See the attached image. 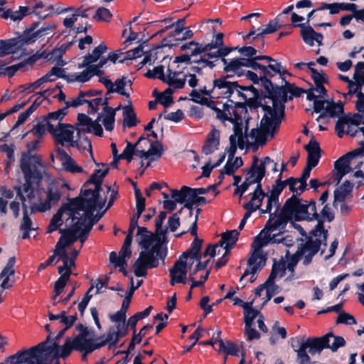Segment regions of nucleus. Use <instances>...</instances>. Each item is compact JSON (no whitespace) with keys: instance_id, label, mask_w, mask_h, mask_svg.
<instances>
[{"instance_id":"47","label":"nucleus","mask_w":364,"mask_h":364,"mask_svg":"<svg viewBox=\"0 0 364 364\" xmlns=\"http://www.w3.org/2000/svg\"><path fill=\"white\" fill-rule=\"evenodd\" d=\"M29 66L26 62V60L24 59L23 60L19 62L17 64L8 66L5 69V72H1L3 75H7L9 77H13L15 73L19 70H22L23 71L28 70L29 69Z\"/></svg>"},{"instance_id":"64","label":"nucleus","mask_w":364,"mask_h":364,"mask_svg":"<svg viewBox=\"0 0 364 364\" xmlns=\"http://www.w3.org/2000/svg\"><path fill=\"white\" fill-rule=\"evenodd\" d=\"M285 188L284 181L277 179L272 185V190L268 193L269 196L279 199V196Z\"/></svg>"},{"instance_id":"41","label":"nucleus","mask_w":364,"mask_h":364,"mask_svg":"<svg viewBox=\"0 0 364 364\" xmlns=\"http://www.w3.org/2000/svg\"><path fill=\"white\" fill-rule=\"evenodd\" d=\"M108 168L104 171L101 169L95 170L90 178L84 183L83 187L85 188L88 184H94L96 188L102 189V181L108 173Z\"/></svg>"},{"instance_id":"27","label":"nucleus","mask_w":364,"mask_h":364,"mask_svg":"<svg viewBox=\"0 0 364 364\" xmlns=\"http://www.w3.org/2000/svg\"><path fill=\"white\" fill-rule=\"evenodd\" d=\"M19 42L16 38L0 40V58L14 54L21 49Z\"/></svg>"},{"instance_id":"51","label":"nucleus","mask_w":364,"mask_h":364,"mask_svg":"<svg viewBox=\"0 0 364 364\" xmlns=\"http://www.w3.org/2000/svg\"><path fill=\"white\" fill-rule=\"evenodd\" d=\"M127 85L126 82V77L122 76L121 78H117L114 82V85H112V93L117 92L120 95L124 96L127 98H129L130 95L129 93L125 92L124 87Z\"/></svg>"},{"instance_id":"63","label":"nucleus","mask_w":364,"mask_h":364,"mask_svg":"<svg viewBox=\"0 0 364 364\" xmlns=\"http://www.w3.org/2000/svg\"><path fill=\"white\" fill-rule=\"evenodd\" d=\"M224 35L223 33H219L215 35V40L212 42L206 44H203L204 51H208L210 50H215L218 47L223 46Z\"/></svg>"},{"instance_id":"10","label":"nucleus","mask_w":364,"mask_h":364,"mask_svg":"<svg viewBox=\"0 0 364 364\" xmlns=\"http://www.w3.org/2000/svg\"><path fill=\"white\" fill-rule=\"evenodd\" d=\"M44 346L45 343H40L29 349L20 350L9 356L8 361L15 360V364H46L42 350Z\"/></svg>"},{"instance_id":"16","label":"nucleus","mask_w":364,"mask_h":364,"mask_svg":"<svg viewBox=\"0 0 364 364\" xmlns=\"http://www.w3.org/2000/svg\"><path fill=\"white\" fill-rule=\"evenodd\" d=\"M38 143L39 140L36 139L27 144V151H24L21 154V159L20 161V167L21 170L25 166L31 171H41L38 168V166H43L41 156L36 154H31V152L37 149Z\"/></svg>"},{"instance_id":"28","label":"nucleus","mask_w":364,"mask_h":364,"mask_svg":"<svg viewBox=\"0 0 364 364\" xmlns=\"http://www.w3.org/2000/svg\"><path fill=\"white\" fill-rule=\"evenodd\" d=\"M16 263V259L14 257H10L4 267V268L2 269L1 272L0 273V279H2L3 281L1 284V287L3 289H8L10 287H12L13 283L9 284V277L14 276L15 274V270L14 269V267Z\"/></svg>"},{"instance_id":"20","label":"nucleus","mask_w":364,"mask_h":364,"mask_svg":"<svg viewBox=\"0 0 364 364\" xmlns=\"http://www.w3.org/2000/svg\"><path fill=\"white\" fill-rule=\"evenodd\" d=\"M136 237L139 245L143 250L151 248L154 242H155L154 245H164V243L167 242L163 239L161 235L154 236L151 231L144 227L138 228Z\"/></svg>"},{"instance_id":"17","label":"nucleus","mask_w":364,"mask_h":364,"mask_svg":"<svg viewBox=\"0 0 364 364\" xmlns=\"http://www.w3.org/2000/svg\"><path fill=\"white\" fill-rule=\"evenodd\" d=\"M76 330L79 331V334L73 338L76 346L79 348L80 352L85 355L91 353L95 350V340L87 338L89 336L93 334V331L87 328L82 323H78Z\"/></svg>"},{"instance_id":"22","label":"nucleus","mask_w":364,"mask_h":364,"mask_svg":"<svg viewBox=\"0 0 364 364\" xmlns=\"http://www.w3.org/2000/svg\"><path fill=\"white\" fill-rule=\"evenodd\" d=\"M187 259H185L182 255L175 262L173 266L169 269L170 284L174 286L176 284H186Z\"/></svg>"},{"instance_id":"21","label":"nucleus","mask_w":364,"mask_h":364,"mask_svg":"<svg viewBox=\"0 0 364 364\" xmlns=\"http://www.w3.org/2000/svg\"><path fill=\"white\" fill-rule=\"evenodd\" d=\"M267 238L262 239L261 235H257L252 244L253 252L247 260V266L251 267L255 263L264 267L266 264L267 257L262 253V247L267 245Z\"/></svg>"},{"instance_id":"42","label":"nucleus","mask_w":364,"mask_h":364,"mask_svg":"<svg viewBox=\"0 0 364 364\" xmlns=\"http://www.w3.org/2000/svg\"><path fill=\"white\" fill-rule=\"evenodd\" d=\"M145 137L141 136L139 138L137 141L134 144L130 141H127V146L123 150L122 153L119 155V160L125 159L128 163H130L133 159L134 151L135 147L139 145L141 141L144 140Z\"/></svg>"},{"instance_id":"33","label":"nucleus","mask_w":364,"mask_h":364,"mask_svg":"<svg viewBox=\"0 0 364 364\" xmlns=\"http://www.w3.org/2000/svg\"><path fill=\"white\" fill-rule=\"evenodd\" d=\"M353 159L355 157L351 152H348L334 162V169L339 171H346L347 173L351 172L353 168L350 166V163Z\"/></svg>"},{"instance_id":"59","label":"nucleus","mask_w":364,"mask_h":364,"mask_svg":"<svg viewBox=\"0 0 364 364\" xmlns=\"http://www.w3.org/2000/svg\"><path fill=\"white\" fill-rule=\"evenodd\" d=\"M40 59H48L49 60H51L52 56H50L49 52H47L46 50H43V51H37L35 54L26 58L29 68H31L33 66V65L37 60H38Z\"/></svg>"},{"instance_id":"34","label":"nucleus","mask_w":364,"mask_h":364,"mask_svg":"<svg viewBox=\"0 0 364 364\" xmlns=\"http://www.w3.org/2000/svg\"><path fill=\"white\" fill-rule=\"evenodd\" d=\"M223 72L227 75L243 76L244 70H242V61L240 58H235L230 60L228 65L224 66Z\"/></svg>"},{"instance_id":"23","label":"nucleus","mask_w":364,"mask_h":364,"mask_svg":"<svg viewBox=\"0 0 364 364\" xmlns=\"http://www.w3.org/2000/svg\"><path fill=\"white\" fill-rule=\"evenodd\" d=\"M56 152L63 168L66 171L72 173L83 172L82 168L78 166L75 161L63 148H58Z\"/></svg>"},{"instance_id":"25","label":"nucleus","mask_w":364,"mask_h":364,"mask_svg":"<svg viewBox=\"0 0 364 364\" xmlns=\"http://www.w3.org/2000/svg\"><path fill=\"white\" fill-rule=\"evenodd\" d=\"M185 21H186L185 18L178 19L176 23H174L170 26H168L157 32V34H162L164 32H165L166 30L169 29L170 28L174 27V30L173 31V32H171L168 35V36L163 38V40H162L163 46L172 47L173 46L176 45V43H171V39H172V38H173L176 36H178L182 33V31H183Z\"/></svg>"},{"instance_id":"30","label":"nucleus","mask_w":364,"mask_h":364,"mask_svg":"<svg viewBox=\"0 0 364 364\" xmlns=\"http://www.w3.org/2000/svg\"><path fill=\"white\" fill-rule=\"evenodd\" d=\"M203 240L199 239L198 237H195L190 247L182 253V257L185 259L191 257V259L200 260L202 258V253L200 252Z\"/></svg>"},{"instance_id":"29","label":"nucleus","mask_w":364,"mask_h":364,"mask_svg":"<svg viewBox=\"0 0 364 364\" xmlns=\"http://www.w3.org/2000/svg\"><path fill=\"white\" fill-rule=\"evenodd\" d=\"M343 114H344L343 105L336 104L333 100H331L328 102L327 105H326L324 111L320 114L316 120L319 121L321 119H325L327 117L334 118L340 117V115Z\"/></svg>"},{"instance_id":"4","label":"nucleus","mask_w":364,"mask_h":364,"mask_svg":"<svg viewBox=\"0 0 364 364\" xmlns=\"http://www.w3.org/2000/svg\"><path fill=\"white\" fill-rule=\"evenodd\" d=\"M101 189L95 187V189L85 188L82 190L83 197L81 198H73L68 203L64 204L68 210V215L72 221H75L77 217L87 218V213L90 212L91 215L97 208V203L100 199Z\"/></svg>"},{"instance_id":"39","label":"nucleus","mask_w":364,"mask_h":364,"mask_svg":"<svg viewBox=\"0 0 364 364\" xmlns=\"http://www.w3.org/2000/svg\"><path fill=\"white\" fill-rule=\"evenodd\" d=\"M221 235L225 239V246H224V249L226 250V254H230V250L238 240L240 232L237 230H232L223 233Z\"/></svg>"},{"instance_id":"56","label":"nucleus","mask_w":364,"mask_h":364,"mask_svg":"<svg viewBox=\"0 0 364 364\" xmlns=\"http://www.w3.org/2000/svg\"><path fill=\"white\" fill-rule=\"evenodd\" d=\"M264 97H266V96H263L262 91H261V92H258L257 95H253L252 97H247V100L245 101L247 106L250 109H257L259 107L263 109V106L265 105H262V100Z\"/></svg>"},{"instance_id":"1","label":"nucleus","mask_w":364,"mask_h":364,"mask_svg":"<svg viewBox=\"0 0 364 364\" xmlns=\"http://www.w3.org/2000/svg\"><path fill=\"white\" fill-rule=\"evenodd\" d=\"M282 80L284 82L282 86L274 84L272 80H265L262 85L267 92L266 97L272 101V107L264 105L263 111L276 118L273 122L274 126L281 124L285 115V103L289 100L288 93L290 90L287 87L288 81L285 77H282Z\"/></svg>"},{"instance_id":"13","label":"nucleus","mask_w":364,"mask_h":364,"mask_svg":"<svg viewBox=\"0 0 364 364\" xmlns=\"http://www.w3.org/2000/svg\"><path fill=\"white\" fill-rule=\"evenodd\" d=\"M167 253L166 246L153 245L151 248L142 250L138 259H141V262H144L149 268H156L159 266V259L164 262Z\"/></svg>"},{"instance_id":"3","label":"nucleus","mask_w":364,"mask_h":364,"mask_svg":"<svg viewBox=\"0 0 364 364\" xmlns=\"http://www.w3.org/2000/svg\"><path fill=\"white\" fill-rule=\"evenodd\" d=\"M8 1H0V12H2L1 17L4 19H10L14 22L21 21L25 16L35 14L40 19H44L49 15L60 14L73 10V7L64 9H55L53 6L45 4L43 1H38L33 6H19L18 10L14 11L11 9H5L3 6Z\"/></svg>"},{"instance_id":"36","label":"nucleus","mask_w":364,"mask_h":364,"mask_svg":"<svg viewBox=\"0 0 364 364\" xmlns=\"http://www.w3.org/2000/svg\"><path fill=\"white\" fill-rule=\"evenodd\" d=\"M232 114L234 117L229 116L226 121L233 124L234 134L232 135H235V139H237V137L242 139V117L237 110H232Z\"/></svg>"},{"instance_id":"38","label":"nucleus","mask_w":364,"mask_h":364,"mask_svg":"<svg viewBox=\"0 0 364 364\" xmlns=\"http://www.w3.org/2000/svg\"><path fill=\"white\" fill-rule=\"evenodd\" d=\"M64 210L68 212L63 205L60 208L58 209L56 213L52 216L49 225L47 228L46 233H51L58 230L59 228L63 225L62 216Z\"/></svg>"},{"instance_id":"61","label":"nucleus","mask_w":364,"mask_h":364,"mask_svg":"<svg viewBox=\"0 0 364 364\" xmlns=\"http://www.w3.org/2000/svg\"><path fill=\"white\" fill-rule=\"evenodd\" d=\"M134 274L137 277H145L147 274V269L149 267L141 262V259H137L134 263Z\"/></svg>"},{"instance_id":"31","label":"nucleus","mask_w":364,"mask_h":364,"mask_svg":"<svg viewBox=\"0 0 364 364\" xmlns=\"http://www.w3.org/2000/svg\"><path fill=\"white\" fill-rule=\"evenodd\" d=\"M328 236V232L324 228L323 222L321 220L317 221V224L309 232V235L306 236V238H318L320 239L321 244L326 247L327 246Z\"/></svg>"},{"instance_id":"50","label":"nucleus","mask_w":364,"mask_h":364,"mask_svg":"<svg viewBox=\"0 0 364 364\" xmlns=\"http://www.w3.org/2000/svg\"><path fill=\"white\" fill-rule=\"evenodd\" d=\"M219 350L223 352L226 355L237 356L239 353L238 346L231 341H227L226 343L223 341H220Z\"/></svg>"},{"instance_id":"24","label":"nucleus","mask_w":364,"mask_h":364,"mask_svg":"<svg viewBox=\"0 0 364 364\" xmlns=\"http://www.w3.org/2000/svg\"><path fill=\"white\" fill-rule=\"evenodd\" d=\"M220 145V132L213 128L208 134L204 144L202 146V152L205 155H210L218 149Z\"/></svg>"},{"instance_id":"18","label":"nucleus","mask_w":364,"mask_h":364,"mask_svg":"<svg viewBox=\"0 0 364 364\" xmlns=\"http://www.w3.org/2000/svg\"><path fill=\"white\" fill-rule=\"evenodd\" d=\"M47 131L53 136L55 143L62 146L68 141H70L74 134L73 126L60 122H58L56 127L53 124H48Z\"/></svg>"},{"instance_id":"43","label":"nucleus","mask_w":364,"mask_h":364,"mask_svg":"<svg viewBox=\"0 0 364 364\" xmlns=\"http://www.w3.org/2000/svg\"><path fill=\"white\" fill-rule=\"evenodd\" d=\"M294 26L301 28V36L305 43L310 46H313L314 36H315L316 31L311 26H305L304 23L295 24Z\"/></svg>"},{"instance_id":"52","label":"nucleus","mask_w":364,"mask_h":364,"mask_svg":"<svg viewBox=\"0 0 364 364\" xmlns=\"http://www.w3.org/2000/svg\"><path fill=\"white\" fill-rule=\"evenodd\" d=\"M201 54L199 48H193L191 52H186L181 55L176 56L173 63H186L190 65L191 57H196Z\"/></svg>"},{"instance_id":"58","label":"nucleus","mask_w":364,"mask_h":364,"mask_svg":"<svg viewBox=\"0 0 364 364\" xmlns=\"http://www.w3.org/2000/svg\"><path fill=\"white\" fill-rule=\"evenodd\" d=\"M112 17V14L110 11L105 7L98 8L93 16V18L96 21L105 22H109Z\"/></svg>"},{"instance_id":"6","label":"nucleus","mask_w":364,"mask_h":364,"mask_svg":"<svg viewBox=\"0 0 364 364\" xmlns=\"http://www.w3.org/2000/svg\"><path fill=\"white\" fill-rule=\"evenodd\" d=\"M301 207L302 210L303 221H318L322 220L323 223L326 220L328 223L332 222L335 218V214L331 208L325 204L319 214L317 212L316 202L314 200H306L301 199Z\"/></svg>"},{"instance_id":"35","label":"nucleus","mask_w":364,"mask_h":364,"mask_svg":"<svg viewBox=\"0 0 364 364\" xmlns=\"http://www.w3.org/2000/svg\"><path fill=\"white\" fill-rule=\"evenodd\" d=\"M164 152L163 146L159 141L151 142L150 147L147 151L148 162L146 168L150 166L151 162L159 159Z\"/></svg>"},{"instance_id":"49","label":"nucleus","mask_w":364,"mask_h":364,"mask_svg":"<svg viewBox=\"0 0 364 364\" xmlns=\"http://www.w3.org/2000/svg\"><path fill=\"white\" fill-rule=\"evenodd\" d=\"M116 332L110 329L107 333L105 339H103L104 336H100L95 339V341H100L95 343V350L105 346L107 343L111 346L116 345L118 342H114Z\"/></svg>"},{"instance_id":"55","label":"nucleus","mask_w":364,"mask_h":364,"mask_svg":"<svg viewBox=\"0 0 364 364\" xmlns=\"http://www.w3.org/2000/svg\"><path fill=\"white\" fill-rule=\"evenodd\" d=\"M173 88L172 87H168L160 95V97L158 98V101L164 107H169L170 105L173 103Z\"/></svg>"},{"instance_id":"2","label":"nucleus","mask_w":364,"mask_h":364,"mask_svg":"<svg viewBox=\"0 0 364 364\" xmlns=\"http://www.w3.org/2000/svg\"><path fill=\"white\" fill-rule=\"evenodd\" d=\"M301 198L292 196L284 203L279 213L271 214L266 223V230L269 231L284 230L289 221H303Z\"/></svg>"},{"instance_id":"46","label":"nucleus","mask_w":364,"mask_h":364,"mask_svg":"<svg viewBox=\"0 0 364 364\" xmlns=\"http://www.w3.org/2000/svg\"><path fill=\"white\" fill-rule=\"evenodd\" d=\"M240 59L242 61V68H251L255 70H262V73L263 74L267 75L268 73L266 70L265 65L257 63L255 56L254 58H240Z\"/></svg>"},{"instance_id":"9","label":"nucleus","mask_w":364,"mask_h":364,"mask_svg":"<svg viewBox=\"0 0 364 364\" xmlns=\"http://www.w3.org/2000/svg\"><path fill=\"white\" fill-rule=\"evenodd\" d=\"M269 163H273V160L269 156L264 157L259 164V159L257 156H254L251 166L245 171L247 175H250V186L257 184L255 192L258 193L261 196H264L266 193L262 187V181L265 176L266 166Z\"/></svg>"},{"instance_id":"15","label":"nucleus","mask_w":364,"mask_h":364,"mask_svg":"<svg viewBox=\"0 0 364 364\" xmlns=\"http://www.w3.org/2000/svg\"><path fill=\"white\" fill-rule=\"evenodd\" d=\"M87 218L84 216L77 217L71 228L67 230L59 229V232L62 234L59 240L58 241V247L61 246V248H65L73 244L77 240V235L81 230V227L87 222Z\"/></svg>"},{"instance_id":"57","label":"nucleus","mask_w":364,"mask_h":364,"mask_svg":"<svg viewBox=\"0 0 364 364\" xmlns=\"http://www.w3.org/2000/svg\"><path fill=\"white\" fill-rule=\"evenodd\" d=\"M166 218V213L164 211L160 212L158 217L155 219V227L156 235H161L164 240H166V230H163L162 226L164 220Z\"/></svg>"},{"instance_id":"12","label":"nucleus","mask_w":364,"mask_h":364,"mask_svg":"<svg viewBox=\"0 0 364 364\" xmlns=\"http://www.w3.org/2000/svg\"><path fill=\"white\" fill-rule=\"evenodd\" d=\"M232 77V75H226L214 80V87H218L219 90H225L223 93V97L229 99L237 88L243 91H250L252 95H257L258 92H261V90H257L253 85H240L237 82L228 81V79Z\"/></svg>"},{"instance_id":"11","label":"nucleus","mask_w":364,"mask_h":364,"mask_svg":"<svg viewBox=\"0 0 364 364\" xmlns=\"http://www.w3.org/2000/svg\"><path fill=\"white\" fill-rule=\"evenodd\" d=\"M22 173L24 176L25 183L23 184V191L26 193V198L30 205V214L31 213V207L33 204L38 203L35 200V190L39 187L43 179L41 171H31L28 167L22 168Z\"/></svg>"},{"instance_id":"54","label":"nucleus","mask_w":364,"mask_h":364,"mask_svg":"<svg viewBox=\"0 0 364 364\" xmlns=\"http://www.w3.org/2000/svg\"><path fill=\"white\" fill-rule=\"evenodd\" d=\"M173 70H172L169 67H168L166 70V75H165V77L170 78V82L166 83L169 87H172L175 90L183 89L186 85V79H172L171 76L173 75Z\"/></svg>"},{"instance_id":"48","label":"nucleus","mask_w":364,"mask_h":364,"mask_svg":"<svg viewBox=\"0 0 364 364\" xmlns=\"http://www.w3.org/2000/svg\"><path fill=\"white\" fill-rule=\"evenodd\" d=\"M67 107H63L59 109L55 112H49L46 116L44 117V122L47 125V128L48 127V124H51L50 121L52 120H58L59 122L63 119V118L67 114Z\"/></svg>"},{"instance_id":"44","label":"nucleus","mask_w":364,"mask_h":364,"mask_svg":"<svg viewBox=\"0 0 364 364\" xmlns=\"http://www.w3.org/2000/svg\"><path fill=\"white\" fill-rule=\"evenodd\" d=\"M267 74H263L262 85H264L265 80H271L277 73H279L282 69V65L278 63L277 60L274 61H270V63L265 65Z\"/></svg>"},{"instance_id":"37","label":"nucleus","mask_w":364,"mask_h":364,"mask_svg":"<svg viewBox=\"0 0 364 364\" xmlns=\"http://www.w3.org/2000/svg\"><path fill=\"white\" fill-rule=\"evenodd\" d=\"M281 15H278L274 19L271 20L267 25L265 28L261 30V31L255 36V39L263 38L265 35L273 33L282 26L279 21Z\"/></svg>"},{"instance_id":"45","label":"nucleus","mask_w":364,"mask_h":364,"mask_svg":"<svg viewBox=\"0 0 364 364\" xmlns=\"http://www.w3.org/2000/svg\"><path fill=\"white\" fill-rule=\"evenodd\" d=\"M131 255H132L131 248L122 245L118 255L114 251H112L110 252L109 262H116L118 261H122L123 259L127 260V259L130 258Z\"/></svg>"},{"instance_id":"26","label":"nucleus","mask_w":364,"mask_h":364,"mask_svg":"<svg viewBox=\"0 0 364 364\" xmlns=\"http://www.w3.org/2000/svg\"><path fill=\"white\" fill-rule=\"evenodd\" d=\"M16 196L21 201L22 209H23V218H22L21 225H20V230H34L31 227L32 220L29 216L30 213H28V207L26 204V198L23 195L21 187L16 188Z\"/></svg>"},{"instance_id":"53","label":"nucleus","mask_w":364,"mask_h":364,"mask_svg":"<svg viewBox=\"0 0 364 364\" xmlns=\"http://www.w3.org/2000/svg\"><path fill=\"white\" fill-rule=\"evenodd\" d=\"M185 188H188L186 186L181 187V190L172 189L171 191V196L174 199L173 201L178 203H183L188 196H189L190 192L188 190H185Z\"/></svg>"},{"instance_id":"60","label":"nucleus","mask_w":364,"mask_h":364,"mask_svg":"<svg viewBox=\"0 0 364 364\" xmlns=\"http://www.w3.org/2000/svg\"><path fill=\"white\" fill-rule=\"evenodd\" d=\"M346 345L345 339L340 336H329V347L333 352H336L341 347H343Z\"/></svg>"},{"instance_id":"5","label":"nucleus","mask_w":364,"mask_h":364,"mask_svg":"<svg viewBox=\"0 0 364 364\" xmlns=\"http://www.w3.org/2000/svg\"><path fill=\"white\" fill-rule=\"evenodd\" d=\"M329 336H333L332 332H329L321 337L308 338L307 339H301L299 343V347L295 351L297 354V360L301 364H311V358L306 353L309 352L311 355L320 353L324 348L329 347Z\"/></svg>"},{"instance_id":"62","label":"nucleus","mask_w":364,"mask_h":364,"mask_svg":"<svg viewBox=\"0 0 364 364\" xmlns=\"http://www.w3.org/2000/svg\"><path fill=\"white\" fill-rule=\"evenodd\" d=\"M77 318V317L76 313L71 316H67V312L63 311L60 312V323L64 324V328H66V330H68V328L73 326Z\"/></svg>"},{"instance_id":"7","label":"nucleus","mask_w":364,"mask_h":364,"mask_svg":"<svg viewBox=\"0 0 364 364\" xmlns=\"http://www.w3.org/2000/svg\"><path fill=\"white\" fill-rule=\"evenodd\" d=\"M50 336H48L46 341L41 343H45L44 348H42V350L46 364H48V361L51 355L56 358H65L71 353L73 350L80 352V349L76 346L75 341L70 338L68 337L65 339V343L62 346L58 345L56 341L50 342L51 343L48 344L50 342Z\"/></svg>"},{"instance_id":"19","label":"nucleus","mask_w":364,"mask_h":364,"mask_svg":"<svg viewBox=\"0 0 364 364\" xmlns=\"http://www.w3.org/2000/svg\"><path fill=\"white\" fill-rule=\"evenodd\" d=\"M320 239L306 238L305 242L299 245L297 252L301 257H304L303 264L309 265L314 257V256L318 252L321 246Z\"/></svg>"},{"instance_id":"40","label":"nucleus","mask_w":364,"mask_h":364,"mask_svg":"<svg viewBox=\"0 0 364 364\" xmlns=\"http://www.w3.org/2000/svg\"><path fill=\"white\" fill-rule=\"evenodd\" d=\"M38 25L39 22H33L28 28H26L21 35L16 38L19 42L20 46L23 47L25 45L33 43V41H29L28 38L32 36L33 33H35L36 31V29L38 28Z\"/></svg>"},{"instance_id":"32","label":"nucleus","mask_w":364,"mask_h":364,"mask_svg":"<svg viewBox=\"0 0 364 364\" xmlns=\"http://www.w3.org/2000/svg\"><path fill=\"white\" fill-rule=\"evenodd\" d=\"M102 114H98L97 117L95 120H92V123L89 126V127L85 128H77V135L79 138H80L81 133H93L97 136H103V129L102 126L100 124V122L102 120Z\"/></svg>"},{"instance_id":"8","label":"nucleus","mask_w":364,"mask_h":364,"mask_svg":"<svg viewBox=\"0 0 364 364\" xmlns=\"http://www.w3.org/2000/svg\"><path fill=\"white\" fill-rule=\"evenodd\" d=\"M275 119V117H272L267 112H264L260 121V128L252 129L249 136L252 139H255L259 145H265L268 138H273L280 127L281 124L274 126L273 124Z\"/></svg>"},{"instance_id":"14","label":"nucleus","mask_w":364,"mask_h":364,"mask_svg":"<svg viewBox=\"0 0 364 364\" xmlns=\"http://www.w3.org/2000/svg\"><path fill=\"white\" fill-rule=\"evenodd\" d=\"M46 195V198L45 200H43L41 197H38V203L32 205L31 213H45L49 210L52 205L57 204L61 198L60 191L52 184H49L47 186Z\"/></svg>"}]
</instances>
